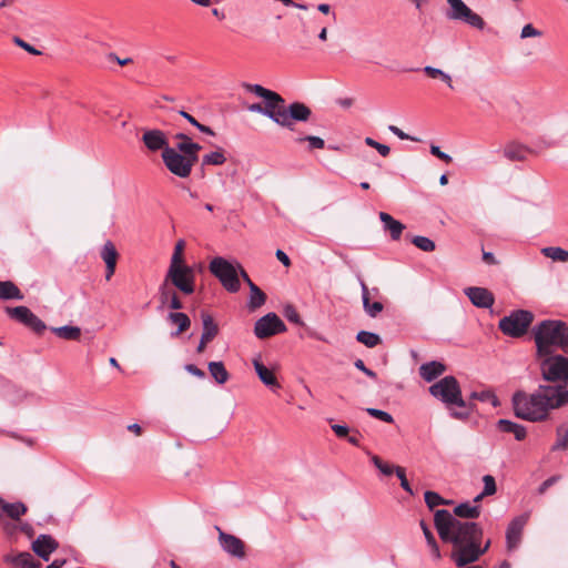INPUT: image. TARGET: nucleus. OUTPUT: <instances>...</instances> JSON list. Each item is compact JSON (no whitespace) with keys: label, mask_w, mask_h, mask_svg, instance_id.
Listing matches in <instances>:
<instances>
[{"label":"nucleus","mask_w":568,"mask_h":568,"mask_svg":"<svg viewBox=\"0 0 568 568\" xmlns=\"http://www.w3.org/2000/svg\"><path fill=\"white\" fill-rule=\"evenodd\" d=\"M51 332L65 341H79L81 337V328L72 325L51 327Z\"/></svg>","instance_id":"c756f323"},{"label":"nucleus","mask_w":568,"mask_h":568,"mask_svg":"<svg viewBox=\"0 0 568 568\" xmlns=\"http://www.w3.org/2000/svg\"><path fill=\"white\" fill-rule=\"evenodd\" d=\"M529 149L524 144L510 142L504 148V156L509 161H525Z\"/></svg>","instance_id":"a878e982"},{"label":"nucleus","mask_w":568,"mask_h":568,"mask_svg":"<svg viewBox=\"0 0 568 568\" xmlns=\"http://www.w3.org/2000/svg\"><path fill=\"white\" fill-rule=\"evenodd\" d=\"M13 42H14L18 47H20V48L24 49L27 52H29V53H31V54L38 55V54H40V53H41L38 49H36L34 47H32V45H31V44H29L28 42L23 41V40H22L21 38H19V37H14Z\"/></svg>","instance_id":"bf43d9fd"},{"label":"nucleus","mask_w":568,"mask_h":568,"mask_svg":"<svg viewBox=\"0 0 568 568\" xmlns=\"http://www.w3.org/2000/svg\"><path fill=\"white\" fill-rule=\"evenodd\" d=\"M286 329L285 323L273 312L260 317L254 324V334L260 339L284 333Z\"/></svg>","instance_id":"9b49d317"},{"label":"nucleus","mask_w":568,"mask_h":568,"mask_svg":"<svg viewBox=\"0 0 568 568\" xmlns=\"http://www.w3.org/2000/svg\"><path fill=\"white\" fill-rule=\"evenodd\" d=\"M209 372L217 384H225L230 374L222 362H210Z\"/></svg>","instance_id":"2f4dec72"},{"label":"nucleus","mask_w":568,"mask_h":568,"mask_svg":"<svg viewBox=\"0 0 568 568\" xmlns=\"http://www.w3.org/2000/svg\"><path fill=\"white\" fill-rule=\"evenodd\" d=\"M266 302V295L264 292L261 291V288L255 285V284H251V287H250V301H248V308L251 311H254L258 307H261L262 305H264Z\"/></svg>","instance_id":"473e14b6"},{"label":"nucleus","mask_w":568,"mask_h":568,"mask_svg":"<svg viewBox=\"0 0 568 568\" xmlns=\"http://www.w3.org/2000/svg\"><path fill=\"white\" fill-rule=\"evenodd\" d=\"M166 321L173 325H176V331L171 333L172 337H176L183 332L187 331L191 326L190 317L182 312H170L166 316Z\"/></svg>","instance_id":"5701e85b"},{"label":"nucleus","mask_w":568,"mask_h":568,"mask_svg":"<svg viewBox=\"0 0 568 568\" xmlns=\"http://www.w3.org/2000/svg\"><path fill=\"white\" fill-rule=\"evenodd\" d=\"M455 518L477 519L480 516V507L470 503H462L454 508L452 514Z\"/></svg>","instance_id":"cd10ccee"},{"label":"nucleus","mask_w":568,"mask_h":568,"mask_svg":"<svg viewBox=\"0 0 568 568\" xmlns=\"http://www.w3.org/2000/svg\"><path fill=\"white\" fill-rule=\"evenodd\" d=\"M540 373L546 382L562 384H542L528 394L516 390L511 397V405L516 417L528 422H542L549 412L568 404V357L560 354H550L539 357Z\"/></svg>","instance_id":"f257e3e1"},{"label":"nucleus","mask_w":568,"mask_h":568,"mask_svg":"<svg viewBox=\"0 0 568 568\" xmlns=\"http://www.w3.org/2000/svg\"><path fill=\"white\" fill-rule=\"evenodd\" d=\"M244 88L264 100L263 115L281 125L286 119L284 115L285 100L277 92L262 87L261 84H244Z\"/></svg>","instance_id":"39448f33"},{"label":"nucleus","mask_w":568,"mask_h":568,"mask_svg":"<svg viewBox=\"0 0 568 568\" xmlns=\"http://www.w3.org/2000/svg\"><path fill=\"white\" fill-rule=\"evenodd\" d=\"M174 292L175 288L164 280L163 283L159 286L160 308L168 305L170 297L174 294Z\"/></svg>","instance_id":"37998d69"},{"label":"nucleus","mask_w":568,"mask_h":568,"mask_svg":"<svg viewBox=\"0 0 568 568\" xmlns=\"http://www.w3.org/2000/svg\"><path fill=\"white\" fill-rule=\"evenodd\" d=\"M357 342L364 344L366 347L373 348L377 346L382 339L378 334L368 331H361L356 335Z\"/></svg>","instance_id":"4c0bfd02"},{"label":"nucleus","mask_w":568,"mask_h":568,"mask_svg":"<svg viewBox=\"0 0 568 568\" xmlns=\"http://www.w3.org/2000/svg\"><path fill=\"white\" fill-rule=\"evenodd\" d=\"M465 295L479 308H489L495 303L494 294L485 287L470 286L464 290Z\"/></svg>","instance_id":"2eb2a0df"},{"label":"nucleus","mask_w":568,"mask_h":568,"mask_svg":"<svg viewBox=\"0 0 568 568\" xmlns=\"http://www.w3.org/2000/svg\"><path fill=\"white\" fill-rule=\"evenodd\" d=\"M226 162L223 151H214L202 158V165H222Z\"/></svg>","instance_id":"c03bdc74"},{"label":"nucleus","mask_w":568,"mask_h":568,"mask_svg":"<svg viewBox=\"0 0 568 568\" xmlns=\"http://www.w3.org/2000/svg\"><path fill=\"white\" fill-rule=\"evenodd\" d=\"M27 510L28 508L22 501L7 503L0 497V517L6 515L13 520H19Z\"/></svg>","instance_id":"412c9836"},{"label":"nucleus","mask_w":568,"mask_h":568,"mask_svg":"<svg viewBox=\"0 0 568 568\" xmlns=\"http://www.w3.org/2000/svg\"><path fill=\"white\" fill-rule=\"evenodd\" d=\"M429 394L440 400L449 410L454 419L466 420L475 409L471 400L463 398L462 388L456 377L449 375L435 382L429 388Z\"/></svg>","instance_id":"7ed1b4c3"},{"label":"nucleus","mask_w":568,"mask_h":568,"mask_svg":"<svg viewBox=\"0 0 568 568\" xmlns=\"http://www.w3.org/2000/svg\"><path fill=\"white\" fill-rule=\"evenodd\" d=\"M359 285L362 288V300H363V307L366 314L371 317H376L384 308L383 304L381 302H373L369 301V293L368 287L366 283L359 278Z\"/></svg>","instance_id":"b1692460"},{"label":"nucleus","mask_w":568,"mask_h":568,"mask_svg":"<svg viewBox=\"0 0 568 568\" xmlns=\"http://www.w3.org/2000/svg\"><path fill=\"white\" fill-rule=\"evenodd\" d=\"M446 369L447 367L444 363L438 361H432L423 364L419 367V375L424 381L430 383L440 375H443L446 372Z\"/></svg>","instance_id":"aec40b11"},{"label":"nucleus","mask_w":568,"mask_h":568,"mask_svg":"<svg viewBox=\"0 0 568 568\" xmlns=\"http://www.w3.org/2000/svg\"><path fill=\"white\" fill-rule=\"evenodd\" d=\"M379 220L383 222L384 229L389 232L392 240L397 241L400 239L405 229V225L402 222L395 220L386 212L379 213Z\"/></svg>","instance_id":"4be33fe9"},{"label":"nucleus","mask_w":568,"mask_h":568,"mask_svg":"<svg viewBox=\"0 0 568 568\" xmlns=\"http://www.w3.org/2000/svg\"><path fill=\"white\" fill-rule=\"evenodd\" d=\"M537 356L554 354L559 348L568 353V325L558 320H545L532 328Z\"/></svg>","instance_id":"20e7f679"},{"label":"nucleus","mask_w":568,"mask_h":568,"mask_svg":"<svg viewBox=\"0 0 568 568\" xmlns=\"http://www.w3.org/2000/svg\"><path fill=\"white\" fill-rule=\"evenodd\" d=\"M568 448V426H559L557 428V440L551 447L552 450H565Z\"/></svg>","instance_id":"79ce46f5"},{"label":"nucleus","mask_w":568,"mask_h":568,"mask_svg":"<svg viewBox=\"0 0 568 568\" xmlns=\"http://www.w3.org/2000/svg\"><path fill=\"white\" fill-rule=\"evenodd\" d=\"M434 524L439 538L444 542L454 546L452 559L458 567L459 557L464 550L476 541L483 539V528L475 521H462L455 518L448 510L438 509L434 515Z\"/></svg>","instance_id":"f03ea898"},{"label":"nucleus","mask_w":568,"mask_h":568,"mask_svg":"<svg viewBox=\"0 0 568 568\" xmlns=\"http://www.w3.org/2000/svg\"><path fill=\"white\" fill-rule=\"evenodd\" d=\"M534 321V314L526 310H518L511 312L508 316L499 321V329L508 336L520 337L523 336Z\"/></svg>","instance_id":"0eeeda50"},{"label":"nucleus","mask_w":568,"mask_h":568,"mask_svg":"<svg viewBox=\"0 0 568 568\" xmlns=\"http://www.w3.org/2000/svg\"><path fill=\"white\" fill-rule=\"evenodd\" d=\"M365 144L375 149L382 156H388L390 149L388 145L379 143L372 138L365 139Z\"/></svg>","instance_id":"603ef678"},{"label":"nucleus","mask_w":568,"mask_h":568,"mask_svg":"<svg viewBox=\"0 0 568 568\" xmlns=\"http://www.w3.org/2000/svg\"><path fill=\"white\" fill-rule=\"evenodd\" d=\"M161 156L165 168L181 179L189 178L197 162V160H191L190 155L181 153L174 148L165 149Z\"/></svg>","instance_id":"1a4fd4ad"},{"label":"nucleus","mask_w":568,"mask_h":568,"mask_svg":"<svg viewBox=\"0 0 568 568\" xmlns=\"http://www.w3.org/2000/svg\"><path fill=\"white\" fill-rule=\"evenodd\" d=\"M483 483H484L483 495L491 496L496 493V490H497L496 481L491 475H485L483 477Z\"/></svg>","instance_id":"6e6d98bb"},{"label":"nucleus","mask_w":568,"mask_h":568,"mask_svg":"<svg viewBox=\"0 0 568 568\" xmlns=\"http://www.w3.org/2000/svg\"><path fill=\"white\" fill-rule=\"evenodd\" d=\"M142 142L151 152H156L160 150L163 152L165 149H171V146H169L165 133L159 129L145 130L142 135Z\"/></svg>","instance_id":"dca6fc26"},{"label":"nucleus","mask_w":568,"mask_h":568,"mask_svg":"<svg viewBox=\"0 0 568 568\" xmlns=\"http://www.w3.org/2000/svg\"><path fill=\"white\" fill-rule=\"evenodd\" d=\"M354 366L357 369L362 371L366 376H368L371 378H376V373L374 371L367 368L362 359L355 361Z\"/></svg>","instance_id":"69168bd1"},{"label":"nucleus","mask_w":568,"mask_h":568,"mask_svg":"<svg viewBox=\"0 0 568 568\" xmlns=\"http://www.w3.org/2000/svg\"><path fill=\"white\" fill-rule=\"evenodd\" d=\"M331 428L338 438H346L349 433V428L346 425L333 424Z\"/></svg>","instance_id":"0e129e2a"},{"label":"nucleus","mask_w":568,"mask_h":568,"mask_svg":"<svg viewBox=\"0 0 568 568\" xmlns=\"http://www.w3.org/2000/svg\"><path fill=\"white\" fill-rule=\"evenodd\" d=\"M430 153L446 163H450L453 161V158L449 154L443 152L437 145H430Z\"/></svg>","instance_id":"052dcab7"},{"label":"nucleus","mask_w":568,"mask_h":568,"mask_svg":"<svg viewBox=\"0 0 568 568\" xmlns=\"http://www.w3.org/2000/svg\"><path fill=\"white\" fill-rule=\"evenodd\" d=\"M101 258L104 261L105 265H116L118 261V251L114 244L111 241H106L101 248L100 252Z\"/></svg>","instance_id":"f704fd0d"},{"label":"nucleus","mask_w":568,"mask_h":568,"mask_svg":"<svg viewBox=\"0 0 568 568\" xmlns=\"http://www.w3.org/2000/svg\"><path fill=\"white\" fill-rule=\"evenodd\" d=\"M470 399H477L480 402H489L494 407H497L500 405L498 397L490 389H485L481 392H473L470 394Z\"/></svg>","instance_id":"58836bf2"},{"label":"nucleus","mask_w":568,"mask_h":568,"mask_svg":"<svg viewBox=\"0 0 568 568\" xmlns=\"http://www.w3.org/2000/svg\"><path fill=\"white\" fill-rule=\"evenodd\" d=\"M24 326L33 331L36 334H42L47 329L45 323L39 318L34 313H32Z\"/></svg>","instance_id":"49530a36"},{"label":"nucleus","mask_w":568,"mask_h":568,"mask_svg":"<svg viewBox=\"0 0 568 568\" xmlns=\"http://www.w3.org/2000/svg\"><path fill=\"white\" fill-rule=\"evenodd\" d=\"M412 243L424 252H433L436 248L435 242L433 240L422 235L413 236Z\"/></svg>","instance_id":"a18cd8bd"},{"label":"nucleus","mask_w":568,"mask_h":568,"mask_svg":"<svg viewBox=\"0 0 568 568\" xmlns=\"http://www.w3.org/2000/svg\"><path fill=\"white\" fill-rule=\"evenodd\" d=\"M423 71L429 77V78H433V79H437L439 78L443 82H445L450 89H453V81H452V77L444 72L443 70L438 69V68H434V67H430V65H426Z\"/></svg>","instance_id":"ea45409f"},{"label":"nucleus","mask_w":568,"mask_h":568,"mask_svg":"<svg viewBox=\"0 0 568 568\" xmlns=\"http://www.w3.org/2000/svg\"><path fill=\"white\" fill-rule=\"evenodd\" d=\"M297 142H308L310 149H323L325 146V142L320 136L314 135H305L296 139Z\"/></svg>","instance_id":"864d4df0"},{"label":"nucleus","mask_w":568,"mask_h":568,"mask_svg":"<svg viewBox=\"0 0 568 568\" xmlns=\"http://www.w3.org/2000/svg\"><path fill=\"white\" fill-rule=\"evenodd\" d=\"M449 8L445 16L448 20L463 22L471 28L483 30L484 19L474 12L463 0H446Z\"/></svg>","instance_id":"9d476101"},{"label":"nucleus","mask_w":568,"mask_h":568,"mask_svg":"<svg viewBox=\"0 0 568 568\" xmlns=\"http://www.w3.org/2000/svg\"><path fill=\"white\" fill-rule=\"evenodd\" d=\"M283 314L288 322L300 325V326L305 325L304 322L302 321L298 312L296 311V308L293 305H286L284 307Z\"/></svg>","instance_id":"09e8293b"},{"label":"nucleus","mask_w":568,"mask_h":568,"mask_svg":"<svg viewBox=\"0 0 568 568\" xmlns=\"http://www.w3.org/2000/svg\"><path fill=\"white\" fill-rule=\"evenodd\" d=\"M164 280L184 295H191L195 292V272L193 267L186 264L169 267Z\"/></svg>","instance_id":"6e6552de"},{"label":"nucleus","mask_w":568,"mask_h":568,"mask_svg":"<svg viewBox=\"0 0 568 568\" xmlns=\"http://www.w3.org/2000/svg\"><path fill=\"white\" fill-rule=\"evenodd\" d=\"M366 413L369 416H372V417H374L376 419H379L382 422H385V423H388V424L394 423L393 416L389 413L385 412V410H382V409H378V408L368 407V408H366Z\"/></svg>","instance_id":"3c124183"},{"label":"nucleus","mask_w":568,"mask_h":568,"mask_svg":"<svg viewBox=\"0 0 568 568\" xmlns=\"http://www.w3.org/2000/svg\"><path fill=\"white\" fill-rule=\"evenodd\" d=\"M174 138L180 141L175 148L178 151L190 155L191 160H199L197 153L202 149L199 143L193 142L187 134L182 132L176 133Z\"/></svg>","instance_id":"6ab92c4d"},{"label":"nucleus","mask_w":568,"mask_h":568,"mask_svg":"<svg viewBox=\"0 0 568 568\" xmlns=\"http://www.w3.org/2000/svg\"><path fill=\"white\" fill-rule=\"evenodd\" d=\"M203 333L201 337L211 342L219 333V327L215 324L213 317L209 313H202Z\"/></svg>","instance_id":"7c9ffc66"},{"label":"nucleus","mask_w":568,"mask_h":568,"mask_svg":"<svg viewBox=\"0 0 568 568\" xmlns=\"http://www.w3.org/2000/svg\"><path fill=\"white\" fill-rule=\"evenodd\" d=\"M541 253L552 261L567 262L568 261V251L559 247V246H548L541 250Z\"/></svg>","instance_id":"e433bc0d"},{"label":"nucleus","mask_w":568,"mask_h":568,"mask_svg":"<svg viewBox=\"0 0 568 568\" xmlns=\"http://www.w3.org/2000/svg\"><path fill=\"white\" fill-rule=\"evenodd\" d=\"M185 247V242L183 240H179L174 246V252L171 256L169 267H176L180 265H185L183 260V251Z\"/></svg>","instance_id":"a19ab883"},{"label":"nucleus","mask_w":568,"mask_h":568,"mask_svg":"<svg viewBox=\"0 0 568 568\" xmlns=\"http://www.w3.org/2000/svg\"><path fill=\"white\" fill-rule=\"evenodd\" d=\"M529 515L523 514L515 517L508 525L506 530V542L508 550H515L520 541L523 530L528 521Z\"/></svg>","instance_id":"4468645a"},{"label":"nucleus","mask_w":568,"mask_h":568,"mask_svg":"<svg viewBox=\"0 0 568 568\" xmlns=\"http://www.w3.org/2000/svg\"><path fill=\"white\" fill-rule=\"evenodd\" d=\"M20 288L11 281H0V300H23Z\"/></svg>","instance_id":"c85d7f7f"},{"label":"nucleus","mask_w":568,"mask_h":568,"mask_svg":"<svg viewBox=\"0 0 568 568\" xmlns=\"http://www.w3.org/2000/svg\"><path fill=\"white\" fill-rule=\"evenodd\" d=\"M497 428L503 433L514 434L517 440H524L527 436L525 426L508 419H499L497 422Z\"/></svg>","instance_id":"bb28decb"},{"label":"nucleus","mask_w":568,"mask_h":568,"mask_svg":"<svg viewBox=\"0 0 568 568\" xmlns=\"http://www.w3.org/2000/svg\"><path fill=\"white\" fill-rule=\"evenodd\" d=\"M58 548L57 540L50 535H40L32 542V550L44 561L50 559V555Z\"/></svg>","instance_id":"f3484780"},{"label":"nucleus","mask_w":568,"mask_h":568,"mask_svg":"<svg viewBox=\"0 0 568 568\" xmlns=\"http://www.w3.org/2000/svg\"><path fill=\"white\" fill-rule=\"evenodd\" d=\"M395 474L396 476L398 477V479L400 480V486L402 488L408 493L409 495H413L414 491L406 478V473H405V468L400 467V466H395Z\"/></svg>","instance_id":"5fc2aeb1"},{"label":"nucleus","mask_w":568,"mask_h":568,"mask_svg":"<svg viewBox=\"0 0 568 568\" xmlns=\"http://www.w3.org/2000/svg\"><path fill=\"white\" fill-rule=\"evenodd\" d=\"M388 130L395 134L398 139L400 140H412V141H419L417 138H413L410 135H408L407 133H405L403 130H400L399 128H397L396 125H389L388 126Z\"/></svg>","instance_id":"e2e57ef3"},{"label":"nucleus","mask_w":568,"mask_h":568,"mask_svg":"<svg viewBox=\"0 0 568 568\" xmlns=\"http://www.w3.org/2000/svg\"><path fill=\"white\" fill-rule=\"evenodd\" d=\"M209 270L226 291L236 293L240 290L237 264L234 265L224 257L217 256L210 262Z\"/></svg>","instance_id":"423d86ee"},{"label":"nucleus","mask_w":568,"mask_h":568,"mask_svg":"<svg viewBox=\"0 0 568 568\" xmlns=\"http://www.w3.org/2000/svg\"><path fill=\"white\" fill-rule=\"evenodd\" d=\"M312 115V110L303 102H293L285 106L284 115L286 119L281 122V126L294 131V122H306Z\"/></svg>","instance_id":"f8f14e48"},{"label":"nucleus","mask_w":568,"mask_h":568,"mask_svg":"<svg viewBox=\"0 0 568 568\" xmlns=\"http://www.w3.org/2000/svg\"><path fill=\"white\" fill-rule=\"evenodd\" d=\"M424 498L429 509H434L435 507L445 504V498H443L439 494L435 491H426Z\"/></svg>","instance_id":"de8ad7c7"},{"label":"nucleus","mask_w":568,"mask_h":568,"mask_svg":"<svg viewBox=\"0 0 568 568\" xmlns=\"http://www.w3.org/2000/svg\"><path fill=\"white\" fill-rule=\"evenodd\" d=\"M560 479H561L560 475L550 476L549 478H547L545 481H542L540 484V486L537 489V493L539 495H544L548 490V488H550L551 486L557 484Z\"/></svg>","instance_id":"4d7b16f0"},{"label":"nucleus","mask_w":568,"mask_h":568,"mask_svg":"<svg viewBox=\"0 0 568 568\" xmlns=\"http://www.w3.org/2000/svg\"><path fill=\"white\" fill-rule=\"evenodd\" d=\"M17 566L19 568H41L42 565L40 561L36 560L34 557L27 551L19 552L16 555Z\"/></svg>","instance_id":"c9c22d12"},{"label":"nucleus","mask_w":568,"mask_h":568,"mask_svg":"<svg viewBox=\"0 0 568 568\" xmlns=\"http://www.w3.org/2000/svg\"><path fill=\"white\" fill-rule=\"evenodd\" d=\"M4 311L9 315L10 318H12L23 325L28 321L29 316L32 314L30 308H28L27 306H22V305L16 306V307L7 306L4 308Z\"/></svg>","instance_id":"72a5a7b5"},{"label":"nucleus","mask_w":568,"mask_h":568,"mask_svg":"<svg viewBox=\"0 0 568 568\" xmlns=\"http://www.w3.org/2000/svg\"><path fill=\"white\" fill-rule=\"evenodd\" d=\"M185 371L187 373H190L191 375L195 376V377H199V378H204L205 377V373L204 371L200 369L196 365L194 364H186L185 365Z\"/></svg>","instance_id":"338daca9"},{"label":"nucleus","mask_w":568,"mask_h":568,"mask_svg":"<svg viewBox=\"0 0 568 568\" xmlns=\"http://www.w3.org/2000/svg\"><path fill=\"white\" fill-rule=\"evenodd\" d=\"M490 540L481 547V540L470 544L459 557L458 567H465L469 564L477 561L489 548Z\"/></svg>","instance_id":"a211bd4d"},{"label":"nucleus","mask_w":568,"mask_h":568,"mask_svg":"<svg viewBox=\"0 0 568 568\" xmlns=\"http://www.w3.org/2000/svg\"><path fill=\"white\" fill-rule=\"evenodd\" d=\"M219 531V542L221 548L232 557L243 559L245 557V544L239 537L223 531L219 526H215Z\"/></svg>","instance_id":"ddd939ff"},{"label":"nucleus","mask_w":568,"mask_h":568,"mask_svg":"<svg viewBox=\"0 0 568 568\" xmlns=\"http://www.w3.org/2000/svg\"><path fill=\"white\" fill-rule=\"evenodd\" d=\"M275 256L284 266L287 267L291 265V260L284 251L277 250Z\"/></svg>","instance_id":"774afa93"},{"label":"nucleus","mask_w":568,"mask_h":568,"mask_svg":"<svg viewBox=\"0 0 568 568\" xmlns=\"http://www.w3.org/2000/svg\"><path fill=\"white\" fill-rule=\"evenodd\" d=\"M372 463L385 476H390L395 473V466L386 464L376 455L372 456Z\"/></svg>","instance_id":"8fccbe9b"},{"label":"nucleus","mask_w":568,"mask_h":568,"mask_svg":"<svg viewBox=\"0 0 568 568\" xmlns=\"http://www.w3.org/2000/svg\"><path fill=\"white\" fill-rule=\"evenodd\" d=\"M165 307H169L173 311H179L183 308V303L179 297L178 292L175 291L174 294L170 297V302Z\"/></svg>","instance_id":"680f3d73"},{"label":"nucleus","mask_w":568,"mask_h":568,"mask_svg":"<svg viewBox=\"0 0 568 568\" xmlns=\"http://www.w3.org/2000/svg\"><path fill=\"white\" fill-rule=\"evenodd\" d=\"M253 365H254V368H255V372H256L258 378L261 379V382L264 385H266L271 388L280 387V384H278L275 375L273 374V372L270 371L258 358L253 359Z\"/></svg>","instance_id":"393cba45"},{"label":"nucleus","mask_w":568,"mask_h":568,"mask_svg":"<svg viewBox=\"0 0 568 568\" xmlns=\"http://www.w3.org/2000/svg\"><path fill=\"white\" fill-rule=\"evenodd\" d=\"M541 31L537 30L531 23H528L523 27L520 38H532V37H540Z\"/></svg>","instance_id":"13d9d810"}]
</instances>
